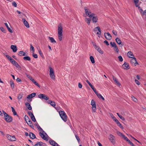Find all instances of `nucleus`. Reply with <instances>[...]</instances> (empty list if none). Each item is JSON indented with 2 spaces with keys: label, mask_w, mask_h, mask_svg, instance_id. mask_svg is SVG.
<instances>
[{
  "label": "nucleus",
  "mask_w": 146,
  "mask_h": 146,
  "mask_svg": "<svg viewBox=\"0 0 146 146\" xmlns=\"http://www.w3.org/2000/svg\"><path fill=\"white\" fill-rule=\"evenodd\" d=\"M97 50L101 54H103L104 53V52L100 48H99V49Z\"/></svg>",
  "instance_id": "8fccbe9b"
},
{
  "label": "nucleus",
  "mask_w": 146,
  "mask_h": 146,
  "mask_svg": "<svg viewBox=\"0 0 146 146\" xmlns=\"http://www.w3.org/2000/svg\"><path fill=\"white\" fill-rule=\"evenodd\" d=\"M34 83L35 85H36L38 87H40V86L39 85L36 81H35V82H34Z\"/></svg>",
  "instance_id": "69168bd1"
},
{
  "label": "nucleus",
  "mask_w": 146,
  "mask_h": 146,
  "mask_svg": "<svg viewBox=\"0 0 146 146\" xmlns=\"http://www.w3.org/2000/svg\"><path fill=\"white\" fill-rule=\"evenodd\" d=\"M85 21L88 25H89L91 21V19L89 18H86L85 19Z\"/></svg>",
  "instance_id": "c756f323"
},
{
  "label": "nucleus",
  "mask_w": 146,
  "mask_h": 146,
  "mask_svg": "<svg viewBox=\"0 0 146 146\" xmlns=\"http://www.w3.org/2000/svg\"><path fill=\"white\" fill-rule=\"evenodd\" d=\"M63 28L61 24H59L58 26V37L59 40L60 41L62 39Z\"/></svg>",
  "instance_id": "f03ea898"
},
{
  "label": "nucleus",
  "mask_w": 146,
  "mask_h": 146,
  "mask_svg": "<svg viewBox=\"0 0 146 146\" xmlns=\"http://www.w3.org/2000/svg\"><path fill=\"white\" fill-rule=\"evenodd\" d=\"M78 86L79 88H81L82 87V85L80 83H79Z\"/></svg>",
  "instance_id": "774afa93"
},
{
  "label": "nucleus",
  "mask_w": 146,
  "mask_h": 146,
  "mask_svg": "<svg viewBox=\"0 0 146 146\" xmlns=\"http://www.w3.org/2000/svg\"><path fill=\"white\" fill-rule=\"evenodd\" d=\"M35 125L37 127V128L40 131L39 134L41 138L44 140L47 141L48 136L47 134L38 125L37 123H36Z\"/></svg>",
  "instance_id": "f257e3e1"
},
{
  "label": "nucleus",
  "mask_w": 146,
  "mask_h": 146,
  "mask_svg": "<svg viewBox=\"0 0 146 146\" xmlns=\"http://www.w3.org/2000/svg\"><path fill=\"white\" fill-rule=\"evenodd\" d=\"M25 119L26 121L29 120V118L26 115H25Z\"/></svg>",
  "instance_id": "3c124183"
},
{
  "label": "nucleus",
  "mask_w": 146,
  "mask_h": 146,
  "mask_svg": "<svg viewBox=\"0 0 146 146\" xmlns=\"http://www.w3.org/2000/svg\"><path fill=\"white\" fill-rule=\"evenodd\" d=\"M48 104H50V105L54 107L56 106L55 102H54L52 101L51 100H49L48 101Z\"/></svg>",
  "instance_id": "4be33fe9"
},
{
  "label": "nucleus",
  "mask_w": 146,
  "mask_h": 146,
  "mask_svg": "<svg viewBox=\"0 0 146 146\" xmlns=\"http://www.w3.org/2000/svg\"><path fill=\"white\" fill-rule=\"evenodd\" d=\"M138 9L143 17L146 18V10L143 11L142 9L140 7H138Z\"/></svg>",
  "instance_id": "1a4fd4ad"
},
{
  "label": "nucleus",
  "mask_w": 146,
  "mask_h": 146,
  "mask_svg": "<svg viewBox=\"0 0 146 146\" xmlns=\"http://www.w3.org/2000/svg\"><path fill=\"white\" fill-rule=\"evenodd\" d=\"M122 66L124 69H129L130 68L128 64L126 62H125Z\"/></svg>",
  "instance_id": "6ab92c4d"
},
{
  "label": "nucleus",
  "mask_w": 146,
  "mask_h": 146,
  "mask_svg": "<svg viewBox=\"0 0 146 146\" xmlns=\"http://www.w3.org/2000/svg\"><path fill=\"white\" fill-rule=\"evenodd\" d=\"M26 122L31 127H33V125L32 123V122L31 120H29L27 121Z\"/></svg>",
  "instance_id": "b1692460"
},
{
  "label": "nucleus",
  "mask_w": 146,
  "mask_h": 146,
  "mask_svg": "<svg viewBox=\"0 0 146 146\" xmlns=\"http://www.w3.org/2000/svg\"><path fill=\"white\" fill-rule=\"evenodd\" d=\"M108 138L111 143L113 144L115 143V137L113 135L110 134Z\"/></svg>",
  "instance_id": "ddd939ff"
},
{
  "label": "nucleus",
  "mask_w": 146,
  "mask_h": 146,
  "mask_svg": "<svg viewBox=\"0 0 146 146\" xmlns=\"http://www.w3.org/2000/svg\"><path fill=\"white\" fill-rule=\"evenodd\" d=\"M123 138L124 139L126 140L127 141L129 140L127 137H126L125 135L123 137Z\"/></svg>",
  "instance_id": "5fc2aeb1"
},
{
  "label": "nucleus",
  "mask_w": 146,
  "mask_h": 146,
  "mask_svg": "<svg viewBox=\"0 0 146 146\" xmlns=\"http://www.w3.org/2000/svg\"><path fill=\"white\" fill-rule=\"evenodd\" d=\"M85 15L89 18H91L92 16H93L94 13H92L89 9L87 8L86 7L84 8Z\"/></svg>",
  "instance_id": "39448f33"
},
{
  "label": "nucleus",
  "mask_w": 146,
  "mask_h": 146,
  "mask_svg": "<svg viewBox=\"0 0 146 146\" xmlns=\"http://www.w3.org/2000/svg\"><path fill=\"white\" fill-rule=\"evenodd\" d=\"M38 98L41 99H44L45 100H48L49 98L46 95L43 94H40L38 95Z\"/></svg>",
  "instance_id": "9d476101"
},
{
  "label": "nucleus",
  "mask_w": 146,
  "mask_h": 146,
  "mask_svg": "<svg viewBox=\"0 0 146 146\" xmlns=\"http://www.w3.org/2000/svg\"><path fill=\"white\" fill-rule=\"evenodd\" d=\"M10 83L11 87L12 88H14V84L13 82L11 80V81Z\"/></svg>",
  "instance_id": "37998d69"
},
{
  "label": "nucleus",
  "mask_w": 146,
  "mask_h": 146,
  "mask_svg": "<svg viewBox=\"0 0 146 146\" xmlns=\"http://www.w3.org/2000/svg\"><path fill=\"white\" fill-rule=\"evenodd\" d=\"M31 96L32 97V98L35 97L36 95V93H33L31 94Z\"/></svg>",
  "instance_id": "0e129e2a"
},
{
  "label": "nucleus",
  "mask_w": 146,
  "mask_h": 146,
  "mask_svg": "<svg viewBox=\"0 0 146 146\" xmlns=\"http://www.w3.org/2000/svg\"><path fill=\"white\" fill-rule=\"evenodd\" d=\"M110 44L112 47H113V49L115 51L118 53L119 52V50L115 43L114 42H111Z\"/></svg>",
  "instance_id": "423d86ee"
},
{
  "label": "nucleus",
  "mask_w": 146,
  "mask_h": 146,
  "mask_svg": "<svg viewBox=\"0 0 146 146\" xmlns=\"http://www.w3.org/2000/svg\"><path fill=\"white\" fill-rule=\"evenodd\" d=\"M75 136L76 138V139L77 140L78 142H79L80 141V138H79V137H78V136L76 135H75Z\"/></svg>",
  "instance_id": "bf43d9fd"
},
{
  "label": "nucleus",
  "mask_w": 146,
  "mask_h": 146,
  "mask_svg": "<svg viewBox=\"0 0 146 146\" xmlns=\"http://www.w3.org/2000/svg\"><path fill=\"white\" fill-rule=\"evenodd\" d=\"M22 97L23 94H20L18 95L17 97L19 101H20V100L22 98Z\"/></svg>",
  "instance_id": "a19ab883"
},
{
  "label": "nucleus",
  "mask_w": 146,
  "mask_h": 146,
  "mask_svg": "<svg viewBox=\"0 0 146 146\" xmlns=\"http://www.w3.org/2000/svg\"><path fill=\"white\" fill-rule=\"evenodd\" d=\"M30 50H32V51H33L34 52L35 50H34V47L32 46V44H30Z\"/></svg>",
  "instance_id": "de8ad7c7"
},
{
  "label": "nucleus",
  "mask_w": 146,
  "mask_h": 146,
  "mask_svg": "<svg viewBox=\"0 0 146 146\" xmlns=\"http://www.w3.org/2000/svg\"><path fill=\"white\" fill-rule=\"evenodd\" d=\"M112 33H113V34L115 35H117V32L114 30H113Z\"/></svg>",
  "instance_id": "6e6d98bb"
},
{
  "label": "nucleus",
  "mask_w": 146,
  "mask_h": 146,
  "mask_svg": "<svg viewBox=\"0 0 146 146\" xmlns=\"http://www.w3.org/2000/svg\"><path fill=\"white\" fill-rule=\"evenodd\" d=\"M92 44L93 45L94 47L97 50H98L100 48L99 46L96 45V44L94 43V42H92Z\"/></svg>",
  "instance_id": "f704fd0d"
},
{
  "label": "nucleus",
  "mask_w": 146,
  "mask_h": 146,
  "mask_svg": "<svg viewBox=\"0 0 146 146\" xmlns=\"http://www.w3.org/2000/svg\"><path fill=\"white\" fill-rule=\"evenodd\" d=\"M116 123L119 126V127L123 129V127L119 121L117 120L115 121Z\"/></svg>",
  "instance_id": "bb28decb"
},
{
  "label": "nucleus",
  "mask_w": 146,
  "mask_h": 146,
  "mask_svg": "<svg viewBox=\"0 0 146 146\" xmlns=\"http://www.w3.org/2000/svg\"><path fill=\"white\" fill-rule=\"evenodd\" d=\"M117 133L118 135H119V136L122 137L124 135L123 133H121V132L119 131H117Z\"/></svg>",
  "instance_id": "58836bf2"
},
{
  "label": "nucleus",
  "mask_w": 146,
  "mask_h": 146,
  "mask_svg": "<svg viewBox=\"0 0 146 146\" xmlns=\"http://www.w3.org/2000/svg\"><path fill=\"white\" fill-rule=\"evenodd\" d=\"M113 80H114V82L117 83L119 86H120L121 85V84L120 83H119L117 79V78H115L114 76H113Z\"/></svg>",
  "instance_id": "5701e85b"
},
{
  "label": "nucleus",
  "mask_w": 146,
  "mask_h": 146,
  "mask_svg": "<svg viewBox=\"0 0 146 146\" xmlns=\"http://www.w3.org/2000/svg\"><path fill=\"white\" fill-rule=\"evenodd\" d=\"M11 109H12V112H13L14 115H16L17 113H16L15 111V110L14 109V108L12 107H11Z\"/></svg>",
  "instance_id": "ea45409f"
},
{
  "label": "nucleus",
  "mask_w": 146,
  "mask_h": 146,
  "mask_svg": "<svg viewBox=\"0 0 146 146\" xmlns=\"http://www.w3.org/2000/svg\"><path fill=\"white\" fill-rule=\"evenodd\" d=\"M118 58L119 61L120 62H122L123 61V58L121 56H118Z\"/></svg>",
  "instance_id": "a18cd8bd"
},
{
  "label": "nucleus",
  "mask_w": 146,
  "mask_h": 146,
  "mask_svg": "<svg viewBox=\"0 0 146 146\" xmlns=\"http://www.w3.org/2000/svg\"><path fill=\"white\" fill-rule=\"evenodd\" d=\"M49 143L53 146H58V144L52 139H50L49 141Z\"/></svg>",
  "instance_id": "2eb2a0df"
},
{
  "label": "nucleus",
  "mask_w": 146,
  "mask_h": 146,
  "mask_svg": "<svg viewBox=\"0 0 146 146\" xmlns=\"http://www.w3.org/2000/svg\"><path fill=\"white\" fill-rule=\"evenodd\" d=\"M134 2L135 3V6L136 7H139V5H138V3L139 2V0L138 1H134Z\"/></svg>",
  "instance_id": "49530a36"
},
{
  "label": "nucleus",
  "mask_w": 146,
  "mask_h": 146,
  "mask_svg": "<svg viewBox=\"0 0 146 146\" xmlns=\"http://www.w3.org/2000/svg\"><path fill=\"white\" fill-rule=\"evenodd\" d=\"M11 48L13 52H15L17 50V46L16 45H11Z\"/></svg>",
  "instance_id": "aec40b11"
},
{
  "label": "nucleus",
  "mask_w": 146,
  "mask_h": 146,
  "mask_svg": "<svg viewBox=\"0 0 146 146\" xmlns=\"http://www.w3.org/2000/svg\"><path fill=\"white\" fill-rule=\"evenodd\" d=\"M90 61H91V62L92 63L94 64L95 63V60H94V57H93V56H91L90 57Z\"/></svg>",
  "instance_id": "4c0bfd02"
},
{
  "label": "nucleus",
  "mask_w": 146,
  "mask_h": 146,
  "mask_svg": "<svg viewBox=\"0 0 146 146\" xmlns=\"http://www.w3.org/2000/svg\"><path fill=\"white\" fill-rule=\"evenodd\" d=\"M12 4L13 5V6L14 7H17V5L15 1L13 2L12 3Z\"/></svg>",
  "instance_id": "864d4df0"
},
{
  "label": "nucleus",
  "mask_w": 146,
  "mask_h": 146,
  "mask_svg": "<svg viewBox=\"0 0 146 146\" xmlns=\"http://www.w3.org/2000/svg\"><path fill=\"white\" fill-rule=\"evenodd\" d=\"M28 114L30 117L33 115V114L31 111H28Z\"/></svg>",
  "instance_id": "680f3d73"
},
{
  "label": "nucleus",
  "mask_w": 146,
  "mask_h": 146,
  "mask_svg": "<svg viewBox=\"0 0 146 146\" xmlns=\"http://www.w3.org/2000/svg\"><path fill=\"white\" fill-rule=\"evenodd\" d=\"M24 60H26L30 61L31 59L30 57L29 56H24L23 58Z\"/></svg>",
  "instance_id": "c9c22d12"
},
{
  "label": "nucleus",
  "mask_w": 146,
  "mask_h": 146,
  "mask_svg": "<svg viewBox=\"0 0 146 146\" xmlns=\"http://www.w3.org/2000/svg\"><path fill=\"white\" fill-rule=\"evenodd\" d=\"M104 35L106 38L108 40H110L111 39V35L108 33H104Z\"/></svg>",
  "instance_id": "4468645a"
},
{
  "label": "nucleus",
  "mask_w": 146,
  "mask_h": 146,
  "mask_svg": "<svg viewBox=\"0 0 146 146\" xmlns=\"http://www.w3.org/2000/svg\"><path fill=\"white\" fill-rule=\"evenodd\" d=\"M50 78L53 80L55 79V76L54 73V72L52 68L50 67Z\"/></svg>",
  "instance_id": "6e6552de"
},
{
  "label": "nucleus",
  "mask_w": 146,
  "mask_h": 146,
  "mask_svg": "<svg viewBox=\"0 0 146 146\" xmlns=\"http://www.w3.org/2000/svg\"><path fill=\"white\" fill-rule=\"evenodd\" d=\"M127 56L131 58H132L134 57V55L132 52L131 51H129L128 52L127 54Z\"/></svg>",
  "instance_id": "a211bd4d"
},
{
  "label": "nucleus",
  "mask_w": 146,
  "mask_h": 146,
  "mask_svg": "<svg viewBox=\"0 0 146 146\" xmlns=\"http://www.w3.org/2000/svg\"><path fill=\"white\" fill-rule=\"evenodd\" d=\"M91 104L92 106V112H95L96 110L95 102L92 100L91 101Z\"/></svg>",
  "instance_id": "0eeeda50"
},
{
  "label": "nucleus",
  "mask_w": 146,
  "mask_h": 146,
  "mask_svg": "<svg viewBox=\"0 0 146 146\" xmlns=\"http://www.w3.org/2000/svg\"><path fill=\"white\" fill-rule=\"evenodd\" d=\"M6 136L8 139L10 141H15L16 140V138L14 136H11L9 135H7Z\"/></svg>",
  "instance_id": "9b49d317"
},
{
  "label": "nucleus",
  "mask_w": 146,
  "mask_h": 146,
  "mask_svg": "<svg viewBox=\"0 0 146 146\" xmlns=\"http://www.w3.org/2000/svg\"><path fill=\"white\" fill-rule=\"evenodd\" d=\"M110 115L115 121V122L117 120V119L112 114L110 113Z\"/></svg>",
  "instance_id": "72a5a7b5"
},
{
  "label": "nucleus",
  "mask_w": 146,
  "mask_h": 146,
  "mask_svg": "<svg viewBox=\"0 0 146 146\" xmlns=\"http://www.w3.org/2000/svg\"><path fill=\"white\" fill-rule=\"evenodd\" d=\"M115 40L117 43L119 44H121V42L119 38H117L115 39Z\"/></svg>",
  "instance_id": "473e14b6"
},
{
  "label": "nucleus",
  "mask_w": 146,
  "mask_h": 146,
  "mask_svg": "<svg viewBox=\"0 0 146 146\" xmlns=\"http://www.w3.org/2000/svg\"><path fill=\"white\" fill-rule=\"evenodd\" d=\"M135 82L138 85H139L140 84V83L138 80H135Z\"/></svg>",
  "instance_id": "4d7b16f0"
},
{
  "label": "nucleus",
  "mask_w": 146,
  "mask_h": 146,
  "mask_svg": "<svg viewBox=\"0 0 146 146\" xmlns=\"http://www.w3.org/2000/svg\"><path fill=\"white\" fill-rule=\"evenodd\" d=\"M96 94L97 96L99 98H101L103 100H104V97L101 95L100 94L98 93H96Z\"/></svg>",
  "instance_id": "2f4dec72"
},
{
  "label": "nucleus",
  "mask_w": 146,
  "mask_h": 146,
  "mask_svg": "<svg viewBox=\"0 0 146 146\" xmlns=\"http://www.w3.org/2000/svg\"><path fill=\"white\" fill-rule=\"evenodd\" d=\"M10 61L13 64L14 63V62H15L16 61L13 59L12 58H11L10 60Z\"/></svg>",
  "instance_id": "052dcab7"
},
{
  "label": "nucleus",
  "mask_w": 146,
  "mask_h": 146,
  "mask_svg": "<svg viewBox=\"0 0 146 146\" xmlns=\"http://www.w3.org/2000/svg\"><path fill=\"white\" fill-rule=\"evenodd\" d=\"M22 20L25 26L29 28V25L27 21L24 18L22 19Z\"/></svg>",
  "instance_id": "f3484780"
},
{
  "label": "nucleus",
  "mask_w": 146,
  "mask_h": 146,
  "mask_svg": "<svg viewBox=\"0 0 146 146\" xmlns=\"http://www.w3.org/2000/svg\"><path fill=\"white\" fill-rule=\"evenodd\" d=\"M50 40L51 42L53 43H55L56 42V41L54 39V38L52 37H48Z\"/></svg>",
  "instance_id": "e433bc0d"
},
{
  "label": "nucleus",
  "mask_w": 146,
  "mask_h": 146,
  "mask_svg": "<svg viewBox=\"0 0 146 146\" xmlns=\"http://www.w3.org/2000/svg\"><path fill=\"white\" fill-rule=\"evenodd\" d=\"M132 58L130 60V62L132 65H134L135 66H136L137 64H138L135 58L134 57Z\"/></svg>",
  "instance_id": "f8f14e48"
},
{
  "label": "nucleus",
  "mask_w": 146,
  "mask_h": 146,
  "mask_svg": "<svg viewBox=\"0 0 146 146\" xmlns=\"http://www.w3.org/2000/svg\"><path fill=\"white\" fill-rule=\"evenodd\" d=\"M43 143L42 142H39L36 143L35 146H43Z\"/></svg>",
  "instance_id": "c85d7f7f"
},
{
  "label": "nucleus",
  "mask_w": 146,
  "mask_h": 146,
  "mask_svg": "<svg viewBox=\"0 0 146 146\" xmlns=\"http://www.w3.org/2000/svg\"><path fill=\"white\" fill-rule=\"evenodd\" d=\"M29 136L32 139H34L36 137L35 135L32 133H30Z\"/></svg>",
  "instance_id": "a878e982"
},
{
  "label": "nucleus",
  "mask_w": 146,
  "mask_h": 146,
  "mask_svg": "<svg viewBox=\"0 0 146 146\" xmlns=\"http://www.w3.org/2000/svg\"><path fill=\"white\" fill-rule=\"evenodd\" d=\"M0 29L1 30V31L2 32H4V33H5V30L4 29L3 27H0Z\"/></svg>",
  "instance_id": "e2e57ef3"
},
{
  "label": "nucleus",
  "mask_w": 146,
  "mask_h": 146,
  "mask_svg": "<svg viewBox=\"0 0 146 146\" xmlns=\"http://www.w3.org/2000/svg\"><path fill=\"white\" fill-rule=\"evenodd\" d=\"M30 117L31 119L34 122H35L36 121V119L34 115H33L32 116H30Z\"/></svg>",
  "instance_id": "c03bdc74"
},
{
  "label": "nucleus",
  "mask_w": 146,
  "mask_h": 146,
  "mask_svg": "<svg viewBox=\"0 0 146 146\" xmlns=\"http://www.w3.org/2000/svg\"><path fill=\"white\" fill-rule=\"evenodd\" d=\"M32 97L31 96V95L29 94L27 96V98L28 99H30L32 98Z\"/></svg>",
  "instance_id": "338daca9"
},
{
  "label": "nucleus",
  "mask_w": 146,
  "mask_h": 146,
  "mask_svg": "<svg viewBox=\"0 0 146 146\" xmlns=\"http://www.w3.org/2000/svg\"><path fill=\"white\" fill-rule=\"evenodd\" d=\"M33 56L35 58H38L37 55L36 54H34V53H33Z\"/></svg>",
  "instance_id": "13d9d810"
},
{
  "label": "nucleus",
  "mask_w": 146,
  "mask_h": 146,
  "mask_svg": "<svg viewBox=\"0 0 146 146\" xmlns=\"http://www.w3.org/2000/svg\"><path fill=\"white\" fill-rule=\"evenodd\" d=\"M20 56H26V53L24 52L23 51H20L19 52V53L18 54Z\"/></svg>",
  "instance_id": "412c9836"
},
{
  "label": "nucleus",
  "mask_w": 146,
  "mask_h": 146,
  "mask_svg": "<svg viewBox=\"0 0 146 146\" xmlns=\"http://www.w3.org/2000/svg\"><path fill=\"white\" fill-rule=\"evenodd\" d=\"M13 64L15 65L17 68L19 69H20L21 68V66L18 64V63L16 61L14 62V63H13Z\"/></svg>",
  "instance_id": "cd10ccee"
},
{
  "label": "nucleus",
  "mask_w": 146,
  "mask_h": 146,
  "mask_svg": "<svg viewBox=\"0 0 146 146\" xmlns=\"http://www.w3.org/2000/svg\"><path fill=\"white\" fill-rule=\"evenodd\" d=\"M38 52L40 56L42 57L43 56V54L40 49H39L38 50Z\"/></svg>",
  "instance_id": "603ef678"
},
{
  "label": "nucleus",
  "mask_w": 146,
  "mask_h": 146,
  "mask_svg": "<svg viewBox=\"0 0 146 146\" xmlns=\"http://www.w3.org/2000/svg\"><path fill=\"white\" fill-rule=\"evenodd\" d=\"M3 111L4 116L5 119L6 121L8 122L11 121L12 120V117L10 116L9 115L4 111Z\"/></svg>",
  "instance_id": "20e7f679"
},
{
  "label": "nucleus",
  "mask_w": 146,
  "mask_h": 146,
  "mask_svg": "<svg viewBox=\"0 0 146 146\" xmlns=\"http://www.w3.org/2000/svg\"><path fill=\"white\" fill-rule=\"evenodd\" d=\"M92 20L93 22L96 23L97 21L98 20L97 17L94 14L93 16H92Z\"/></svg>",
  "instance_id": "dca6fc26"
},
{
  "label": "nucleus",
  "mask_w": 146,
  "mask_h": 146,
  "mask_svg": "<svg viewBox=\"0 0 146 146\" xmlns=\"http://www.w3.org/2000/svg\"><path fill=\"white\" fill-rule=\"evenodd\" d=\"M100 28L99 27H96L94 29V31H98L99 32H100Z\"/></svg>",
  "instance_id": "79ce46f5"
},
{
  "label": "nucleus",
  "mask_w": 146,
  "mask_h": 146,
  "mask_svg": "<svg viewBox=\"0 0 146 146\" xmlns=\"http://www.w3.org/2000/svg\"><path fill=\"white\" fill-rule=\"evenodd\" d=\"M117 114L121 119L123 121H125V119L124 117H123L122 115H120L118 113H117Z\"/></svg>",
  "instance_id": "7c9ffc66"
},
{
  "label": "nucleus",
  "mask_w": 146,
  "mask_h": 146,
  "mask_svg": "<svg viewBox=\"0 0 146 146\" xmlns=\"http://www.w3.org/2000/svg\"><path fill=\"white\" fill-rule=\"evenodd\" d=\"M131 98L135 102H136L137 101V99L133 96H132Z\"/></svg>",
  "instance_id": "09e8293b"
},
{
  "label": "nucleus",
  "mask_w": 146,
  "mask_h": 146,
  "mask_svg": "<svg viewBox=\"0 0 146 146\" xmlns=\"http://www.w3.org/2000/svg\"><path fill=\"white\" fill-rule=\"evenodd\" d=\"M59 113L62 119L64 121L66 122L67 120V116L64 111H59Z\"/></svg>",
  "instance_id": "7ed1b4c3"
},
{
  "label": "nucleus",
  "mask_w": 146,
  "mask_h": 146,
  "mask_svg": "<svg viewBox=\"0 0 146 146\" xmlns=\"http://www.w3.org/2000/svg\"><path fill=\"white\" fill-rule=\"evenodd\" d=\"M25 105L28 108V109L29 110H32V108L31 106V105L28 102H26L25 103Z\"/></svg>",
  "instance_id": "393cba45"
}]
</instances>
